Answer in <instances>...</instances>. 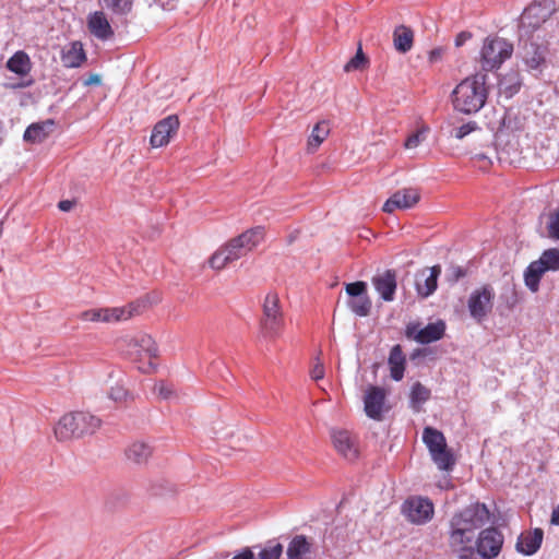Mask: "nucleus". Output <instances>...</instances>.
Masks as SVG:
<instances>
[{
    "label": "nucleus",
    "mask_w": 559,
    "mask_h": 559,
    "mask_svg": "<svg viewBox=\"0 0 559 559\" xmlns=\"http://www.w3.org/2000/svg\"><path fill=\"white\" fill-rule=\"evenodd\" d=\"M490 520V512L485 503H473L455 513L450 521L449 548L457 559H480L473 545L475 532Z\"/></svg>",
    "instance_id": "nucleus-1"
},
{
    "label": "nucleus",
    "mask_w": 559,
    "mask_h": 559,
    "mask_svg": "<svg viewBox=\"0 0 559 559\" xmlns=\"http://www.w3.org/2000/svg\"><path fill=\"white\" fill-rule=\"evenodd\" d=\"M488 75L477 72L462 80L451 94L452 104L455 110L472 115L478 112L488 98Z\"/></svg>",
    "instance_id": "nucleus-2"
},
{
    "label": "nucleus",
    "mask_w": 559,
    "mask_h": 559,
    "mask_svg": "<svg viewBox=\"0 0 559 559\" xmlns=\"http://www.w3.org/2000/svg\"><path fill=\"white\" fill-rule=\"evenodd\" d=\"M102 420L85 412H74L62 416L55 427V436L59 441H68L94 433Z\"/></svg>",
    "instance_id": "nucleus-3"
},
{
    "label": "nucleus",
    "mask_w": 559,
    "mask_h": 559,
    "mask_svg": "<svg viewBox=\"0 0 559 559\" xmlns=\"http://www.w3.org/2000/svg\"><path fill=\"white\" fill-rule=\"evenodd\" d=\"M284 325L285 320L280 297L276 293L271 292L266 294L262 304L261 335L269 340H275L282 334Z\"/></svg>",
    "instance_id": "nucleus-4"
},
{
    "label": "nucleus",
    "mask_w": 559,
    "mask_h": 559,
    "mask_svg": "<svg viewBox=\"0 0 559 559\" xmlns=\"http://www.w3.org/2000/svg\"><path fill=\"white\" fill-rule=\"evenodd\" d=\"M556 11L555 0H535L521 15L519 35L531 37Z\"/></svg>",
    "instance_id": "nucleus-5"
},
{
    "label": "nucleus",
    "mask_w": 559,
    "mask_h": 559,
    "mask_svg": "<svg viewBox=\"0 0 559 559\" xmlns=\"http://www.w3.org/2000/svg\"><path fill=\"white\" fill-rule=\"evenodd\" d=\"M513 45L502 37H487L480 50V67L484 73L499 69L501 64L511 58Z\"/></svg>",
    "instance_id": "nucleus-6"
},
{
    "label": "nucleus",
    "mask_w": 559,
    "mask_h": 559,
    "mask_svg": "<svg viewBox=\"0 0 559 559\" xmlns=\"http://www.w3.org/2000/svg\"><path fill=\"white\" fill-rule=\"evenodd\" d=\"M423 441L427 445L431 460L440 471H451L455 459L448 449L444 435L436 428L426 427L423 431Z\"/></svg>",
    "instance_id": "nucleus-7"
},
{
    "label": "nucleus",
    "mask_w": 559,
    "mask_h": 559,
    "mask_svg": "<svg viewBox=\"0 0 559 559\" xmlns=\"http://www.w3.org/2000/svg\"><path fill=\"white\" fill-rule=\"evenodd\" d=\"M264 238V229L261 226L246 230L241 235L230 239L223 248L231 262L245 257L252 251Z\"/></svg>",
    "instance_id": "nucleus-8"
},
{
    "label": "nucleus",
    "mask_w": 559,
    "mask_h": 559,
    "mask_svg": "<svg viewBox=\"0 0 559 559\" xmlns=\"http://www.w3.org/2000/svg\"><path fill=\"white\" fill-rule=\"evenodd\" d=\"M495 292L490 285H484L475 289L468 297L467 308L471 317L477 322H483L492 311Z\"/></svg>",
    "instance_id": "nucleus-9"
},
{
    "label": "nucleus",
    "mask_w": 559,
    "mask_h": 559,
    "mask_svg": "<svg viewBox=\"0 0 559 559\" xmlns=\"http://www.w3.org/2000/svg\"><path fill=\"white\" fill-rule=\"evenodd\" d=\"M520 55L528 70L540 71L546 62L547 46L538 43L534 35L522 38L519 35Z\"/></svg>",
    "instance_id": "nucleus-10"
},
{
    "label": "nucleus",
    "mask_w": 559,
    "mask_h": 559,
    "mask_svg": "<svg viewBox=\"0 0 559 559\" xmlns=\"http://www.w3.org/2000/svg\"><path fill=\"white\" fill-rule=\"evenodd\" d=\"M503 542L504 537L498 528H485L480 531L475 540V552L480 559H493L500 554Z\"/></svg>",
    "instance_id": "nucleus-11"
},
{
    "label": "nucleus",
    "mask_w": 559,
    "mask_h": 559,
    "mask_svg": "<svg viewBox=\"0 0 559 559\" xmlns=\"http://www.w3.org/2000/svg\"><path fill=\"white\" fill-rule=\"evenodd\" d=\"M134 349L133 354L139 360H147L138 366V369L143 373H151L156 369V364L153 361L158 355V348L155 341L147 334H141L134 337L130 344Z\"/></svg>",
    "instance_id": "nucleus-12"
},
{
    "label": "nucleus",
    "mask_w": 559,
    "mask_h": 559,
    "mask_svg": "<svg viewBox=\"0 0 559 559\" xmlns=\"http://www.w3.org/2000/svg\"><path fill=\"white\" fill-rule=\"evenodd\" d=\"M402 512L409 522L421 525L432 519L435 509L428 498L413 497L403 503Z\"/></svg>",
    "instance_id": "nucleus-13"
},
{
    "label": "nucleus",
    "mask_w": 559,
    "mask_h": 559,
    "mask_svg": "<svg viewBox=\"0 0 559 559\" xmlns=\"http://www.w3.org/2000/svg\"><path fill=\"white\" fill-rule=\"evenodd\" d=\"M444 333L445 323L442 320L429 323L425 328H420V323L418 322H411L405 329V336L419 344L437 342L443 337Z\"/></svg>",
    "instance_id": "nucleus-14"
},
{
    "label": "nucleus",
    "mask_w": 559,
    "mask_h": 559,
    "mask_svg": "<svg viewBox=\"0 0 559 559\" xmlns=\"http://www.w3.org/2000/svg\"><path fill=\"white\" fill-rule=\"evenodd\" d=\"M331 439L337 453L347 461H354L359 455L357 437L345 429H332Z\"/></svg>",
    "instance_id": "nucleus-15"
},
{
    "label": "nucleus",
    "mask_w": 559,
    "mask_h": 559,
    "mask_svg": "<svg viewBox=\"0 0 559 559\" xmlns=\"http://www.w3.org/2000/svg\"><path fill=\"white\" fill-rule=\"evenodd\" d=\"M385 399L386 392L383 388L370 385L364 396L366 415L373 420H382L385 411Z\"/></svg>",
    "instance_id": "nucleus-16"
},
{
    "label": "nucleus",
    "mask_w": 559,
    "mask_h": 559,
    "mask_svg": "<svg viewBox=\"0 0 559 559\" xmlns=\"http://www.w3.org/2000/svg\"><path fill=\"white\" fill-rule=\"evenodd\" d=\"M179 128V119L177 116H168L158 121L151 135V144L153 147H162L169 143L170 138L177 133Z\"/></svg>",
    "instance_id": "nucleus-17"
},
{
    "label": "nucleus",
    "mask_w": 559,
    "mask_h": 559,
    "mask_svg": "<svg viewBox=\"0 0 559 559\" xmlns=\"http://www.w3.org/2000/svg\"><path fill=\"white\" fill-rule=\"evenodd\" d=\"M420 200L419 191L415 188H404L393 193L384 203L382 210L392 213L396 209H411Z\"/></svg>",
    "instance_id": "nucleus-18"
},
{
    "label": "nucleus",
    "mask_w": 559,
    "mask_h": 559,
    "mask_svg": "<svg viewBox=\"0 0 559 559\" xmlns=\"http://www.w3.org/2000/svg\"><path fill=\"white\" fill-rule=\"evenodd\" d=\"M371 283L384 301L394 300L397 287L396 272L394 270H385L382 273L376 274Z\"/></svg>",
    "instance_id": "nucleus-19"
},
{
    "label": "nucleus",
    "mask_w": 559,
    "mask_h": 559,
    "mask_svg": "<svg viewBox=\"0 0 559 559\" xmlns=\"http://www.w3.org/2000/svg\"><path fill=\"white\" fill-rule=\"evenodd\" d=\"M145 308L144 300H135L122 307L106 308L107 323L126 321L140 314Z\"/></svg>",
    "instance_id": "nucleus-20"
},
{
    "label": "nucleus",
    "mask_w": 559,
    "mask_h": 559,
    "mask_svg": "<svg viewBox=\"0 0 559 559\" xmlns=\"http://www.w3.org/2000/svg\"><path fill=\"white\" fill-rule=\"evenodd\" d=\"M543 538L544 531L542 528L524 532L519 536L515 548L525 556H532L540 548Z\"/></svg>",
    "instance_id": "nucleus-21"
},
{
    "label": "nucleus",
    "mask_w": 559,
    "mask_h": 559,
    "mask_svg": "<svg viewBox=\"0 0 559 559\" xmlns=\"http://www.w3.org/2000/svg\"><path fill=\"white\" fill-rule=\"evenodd\" d=\"M87 27L91 34L100 40H107L114 36V31L103 11H96L88 15Z\"/></svg>",
    "instance_id": "nucleus-22"
},
{
    "label": "nucleus",
    "mask_w": 559,
    "mask_h": 559,
    "mask_svg": "<svg viewBox=\"0 0 559 559\" xmlns=\"http://www.w3.org/2000/svg\"><path fill=\"white\" fill-rule=\"evenodd\" d=\"M313 544L305 535H295L289 542L287 559H311Z\"/></svg>",
    "instance_id": "nucleus-23"
},
{
    "label": "nucleus",
    "mask_w": 559,
    "mask_h": 559,
    "mask_svg": "<svg viewBox=\"0 0 559 559\" xmlns=\"http://www.w3.org/2000/svg\"><path fill=\"white\" fill-rule=\"evenodd\" d=\"M440 274L441 266L433 265L430 267L428 275H426V272H423L417 276L416 290L420 297L427 298L435 293L437 289V281Z\"/></svg>",
    "instance_id": "nucleus-24"
},
{
    "label": "nucleus",
    "mask_w": 559,
    "mask_h": 559,
    "mask_svg": "<svg viewBox=\"0 0 559 559\" xmlns=\"http://www.w3.org/2000/svg\"><path fill=\"white\" fill-rule=\"evenodd\" d=\"M53 127L55 121L52 119L32 123L26 128L23 138L26 142L41 143L52 132Z\"/></svg>",
    "instance_id": "nucleus-25"
},
{
    "label": "nucleus",
    "mask_w": 559,
    "mask_h": 559,
    "mask_svg": "<svg viewBox=\"0 0 559 559\" xmlns=\"http://www.w3.org/2000/svg\"><path fill=\"white\" fill-rule=\"evenodd\" d=\"M388 362L390 366L391 378L395 381H401L404 377L406 362L401 345L396 344L392 347Z\"/></svg>",
    "instance_id": "nucleus-26"
},
{
    "label": "nucleus",
    "mask_w": 559,
    "mask_h": 559,
    "mask_svg": "<svg viewBox=\"0 0 559 559\" xmlns=\"http://www.w3.org/2000/svg\"><path fill=\"white\" fill-rule=\"evenodd\" d=\"M413 43L414 32L409 27L405 25L395 27L393 32V45L399 52L406 53L409 51L413 47Z\"/></svg>",
    "instance_id": "nucleus-27"
},
{
    "label": "nucleus",
    "mask_w": 559,
    "mask_h": 559,
    "mask_svg": "<svg viewBox=\"0 0 559 559\" xmlns=\"http://www.w3.org/2000/svg\"><path fill=\"white\" fill-rule=\"evenodd\" d=\"M7 68L11 72L24 76L31 72L32 62L25 51L19 50L8 60Z\"/></svg>",
    "instance_id": "nucleus-28"
},
{
    "label": "nucleus",
    "mask_w": 559,
    "mask_h": 559,
    "mask_svg": "<svg viewBox=\"0 0 559 559\" xmlns=\"http://www.w3.org/2000/svg\"><path fill=\"white\" fill-rule=\"evenodd\" d=\"M522 86L520 73L511 71L504 74L499 81V91L507 98L514 96Z\"/></svg>",
    "instance_id": "nucleus-29"
},
{
    "label": "nucleus",
    "mask_w": 559,
    "mask_h": 559,
    "mask_svg": "<svg viewBox=\"0 0 559 559\" xmlns=\"http://www.w3.org/2000/svg\"><path fill=\"white\" fill-rule=\"evenodd\" d=\"M152 454V448L148 443L135 441L126 450L128 460L136 464L145 463Z\"/></svg>",
    "instance_id": "nucleus-30"
},
{
    "label": "nucleus",
    "mask_w": 559,
    "mask_h": 559,
    "mask_svg": "<svg viewBox=\"0 0 559 559\" xmlns=\"http://www.w3.org/2000/svg\"><path fill=\"white\" fill-rule=\"evenodd\" d=\"M545 272L546 270L539 261H534L527 266L524 281L531 292L536 293L538 290L540 278Z\"/></svg>",
    "instance_id": "nucleus-31"
},
{
    "label": "nucleus",
    "mask_w": 559,
    "mask_h": 559,
    "mask_svg": "<svg viewBox=\"0 0 559 559\" xmlns=\"http://www.w3.org/2000/svg\"><path fill=\"white\" fill-rule=\"evenodd\" d=\"M330 134V124L329 121L322 120L319 121L312 129L311 134L308 139V151L310 153L314 152L321 143L328 138Z\"/></svg>",
    "instance_id": "nucleus-32"
},
{
    "label": "nucleus",
    "mask_w": 559,
    "mask_h": 559,
    "mask_svg": "<svg viewBox=\"0 0 559 559\" xmlns=\"http://www.w3.org/2000/svg\"><path fill=\"white\" fill-rule=\"evenodd\" d=\"M62 63L67 68H76L85 60V52L80 43H73L71 47L62 53Z\"/></svg>",
    "instance_id": "nucleus-33"
},
{
    "label": "nucleus",
    "mask_w": 559,
    "mask_h": 559,
    "mask_svg": "<svg viewBox=\"0 0 559 559\" xmlns=\"http://www.w3.org/2000/svg\"><path fill=\"white\" fill-rule=\"evenodd\" d=\"M431 392L420 382L412 385L409 394V404L415 412H420V406L430 399Z\"/></svg>",
    "instance_id": "nucleus-34"
},
{
    "label": "nucleus",
    "mask_w": 559,
    "mask_h": 559,
    "mask_svg": "<svg viewBox=\"0 0 559 559\" xmlns=\"http://www.w3.org/2000/svg\"><path fill=\"white\" fill-rule=\"evenodd\" d=\"M349 309L358 317H367L371 310V300L366 294L353 297L347 302Z\"/></svg>",
    "instance_id": "nucleus-35"
},
{
    "label": "nucleus",
    "mask_w": 559,
    "mask_h": 559,
    "mask_svg": "<svg viewBox=\"0 0 559 559\" xmlns=\"http://www.w3.org/2000/svg\"><path fill=\"white\" fill-rule=\"evenodd\" d=\"M369 67V59L359 44L356 55L344 66L345 72L362 71Z\"/></svg>",
    "instance_id": "nucleus-36"
},
{
    "label": "nucleus",
    "mask_w": 559,
    "mask_h": 559,
    "mask_svg": "<svg viewBox=\"0 0 559 559\" xmlns=\"http://www.w3.org/2000/svg\"><path fill=\"white\" fill-rule=\"evenodd\" d=\"M104 5L117 15H127L131 12L132 0H102Z\"/></svg>",
    "instance_id": "nucleus-37"
},
{
    "label": "nucleus",
    "mask_w": 559,
    "mask_h": 559,
    "mask_svg": "<svg viewBox=\"0 0 559 559\" xmlns=\"http://www.w3.org/2000/svg\"><path fill=\"white\" fill-rule=\"evenodd\" d=\"M538 261L545 267L546 271H558L559 250L556 248L545 250Z\"/></svg>",
    "instance_id": "nucleus-38"
},
{
    "label": "nucleus",
    "mask_w": 559,
    "mask_h": 559,
    "mask_svg": "<svg viewBox=\"0 0 559 559\" xmlns=\"http://www.w3.org/2000/svg\"><path fill=\"white\" fill-rule=\"evenodd\" d=\"M80 319L90 322H104L107 323L106 308H95L83 311Z\"/></svg>",
    "instance_id": "nucleus-39"
},
{
    "label": "nucleus",
    "mask_w": 559,
    "mask_h": 559,
    "mask_svg": "<svg viewBox=\"0 0 559 559\" xmlns=\"http://www.w3.org/2000/svg\"><path fill=\"white\" fill-rule=\"evenodd\" d=\"M226 251L223 250V248L218 249L216 252L212 254V257L209 260V264L214 270H222L227 264L231 263L228 255L225 253Z\"/></svg>",
    "instance_id": "nucleus-40"
},
{
    "label": "nucleus",
    "mask_w": 559,
    "mask_h": 559,
    "mask_svg": "<svg viewBox=\"0 0 559 559\" xmlns=\"http://www.w3.org/2000/svg\"><path fill=\"white\" fill-rule=\"evenodd\" d=\"M283 554V546L280 543L267 546L259 552V559H280Z\"/></svg>",
    "instance_id": "nucleus-41"
},
{
    "label": "nucleus",
    "mask_w": 559,
    "mask_h": 559,
    "mask_svg": "<svg viewBox=\"0 0 559 559\" xmlns=\"http://www.w3.org/2000/svg\"><path fill=\"white\" fill-rule=\"evenodd\" d=\"M154 392L163 400H170L175 396L174 385L165 381L157 382Z\"/></svg>",
    "instance_id": "nucleus-42"
},
{
    "label": "nucleus",
    "mask_w": 559,
    "mask_h": 559,
    "mask_svg": "<svg viewBox=\"0 0 559 559\" xmlns=\"http://www.w3.org/2000/svg\"><path fill=\"white\" fill-rule=\"evenodd\" d=\"M345 289L350 298L358 297L367 293V284L365 282L358 281L347 284Z\"/></svg>",
    "instance_id": "nucleus-43"
},
{
    "label": "nucleus",
    "mask_w": 559,
    "mask_h": 559,
    "mask_svg": "<svg viewBox=\"0 0 559 559\" xmlns=\"http://www.w3.org/2000/svg\"><path fill=\"white\" fill-rule=\"evenodd\" d=\"M448 281L456 283L466 276V270L460 265H451L447 271Z\"/></svg>",
    "instance_id": "nucleus-44"
},
{
    "label": "nucleus",
    "mask_w": 559,
    "mask_h": 559,
    "mask_svg": "<svg viewBox=\"0 0 559 559\" xmlns=\"http://www.w3.org/2000/svg\"><path fill=\"white\" fill-rule=\"evenodd\" d=\"M477 129V123L475 121H469L467 123L462 124L461 127L454 130V136L459 140H462L471 132Z\"/></svg>",
    "instance_id": "nucleus-45"
},
{
    "label": "nucleus",
    "mask_w": 559,
    "mask_h": 559,
    "mask_svg": "<svg viewBox=\"0 0 559 559\" xmlns=\"http://www.w3.org/2000/svg\"><path fill=\"white\" fill-rule=\"evenodd\" d=\"M127 396V390L122 386H114L110 389L109 397L114 400L115 402H121Z\"/></svg>",
    "instance_id": "nucleus-46"
},
{
    "label": "nucleus",
    "mask_w": 559,
    "mask_h": 559,
    "mask_svg": "<svg viewBox=\"0 0 559 559\" xmlns=\"http://www.w3.org/2000/svg\"><path fill=\"white\" fill-rule=\"evenodd\" d=\"M310 377L316 381L321 380L324 377V366L319 358H317V361L310 371Z\"/></svg>",
    "instance_id": "nucleus-47"
},
{
    "label": "nucleus",
    "mask_w": 559,
    "mask_h": 559,
    "mask_svg": "<svg viewBox=\"0 0 559 559\" xmlns=\"http://www.w3.org/2000/svg\"><path fill=\"white\" fill-rule=\"evenodd\" d=\"M423 141V131H418L412 135H409L405 142V147L414 148L417 147Z\"/></svg>",
    "instance_id": "nucleus-48"
},
{
    "label": "nucleus",
    "mask_w": 559,
    "mask_h": 559,
    "mask_svg": "<svg viewBox=\"0 0 559 559\" xmlns=\"http://www.w3.org/2000/svg\"><path fill=\"white\" fill-rule=\"evenodd\" d=\"M550 237L559 240V209L551 222L549 223Z\"/></svg>",
    "instance_id": "nucleus-49"
},
{
    "label": "nucleus",
    "mask_w": 559,
    "mask_h": 559,
    "mask_svg": "<svg viewBox=\"0 0 559 559\" xmlns=\"http://www.w3.org/2000/svg\"><path fill=\"white\" fill-rule=\"evenodd\" d=\"M506 292L510 293V296L507 297V305L509 308H513L518 304V294L515 290V286L513 284L508 285L506 287Z\"/></svg>",
    "instance_id": "nucleus-50"
},
{
    "label": "nucleus",
    "mask_w": 559,
    "mask_h": 559,
    "mask_svg": "<svg viewBox=\"0 0 559 559\" xmlns=\"http://www.w3.org/2000/svg\"><path fill=\"white\" fill-rule=\"evenodd\" d=\"M471 38H472V34L469 32H461L455 37V46L461 47Z\"/></svg>",
    "instance_id": "nucleus-51"
},
{
    "label": "nucleus",
    "mask_w": 559,
    "mask_h": 559,
    "mask_svg": "<svg viewBox=\"0 0 559 559\" xmlns=\"http://www.w3.org/2000/svg\"><path fill=\"white\" fill-rule=\"evenodd\" d=\"M231 559H255L251 548L246 547L239 554L235 555Z\"/></svg>",
    "instance_id": "nucleus-52"
},
{
    "label": "nucleus",
    "mask_w": 559,
    "mask_h": 559,
    "mask_svg": "<svg viewBox=\"0 0 559 559\" xmlns=\"http://www.w3.org/2000/svg\"><path fill=\"white\" fill-rule=\"evenodd\" d=\"M74 205V202L71 200H62L58 203V207L60 211L69 212Z\"/></svg>",
    "instance_id": "nucleus-53"
},
{
    "label": "nucleus",
    "mask_w": 559,
    "mask_h": 559,
    "mask_svg": "<svg viewBox=\"0 0 559 559\" xmlns=\"http://www.w3.org/2000/svg\"><path fill=\"white\" fill-rule=\"evenodd\" d=\"M443 50L441 48L432 49L429 53V60L436 62L441 59Z\"/></svg>",
    "instance_id": "nucleus-54"
},
{
    "label": "nucleus",
    "mask_w": 559,
    "mask_h": 559,
    "mask_svg": "<svg viewBox=\"0 0 559 559\" xmlns=\"http://www.w3.org/2000/svg\"><path fill=\"white\" fill-rule=\"evenodd\" d=\"M551 523L559 526V504L552 510Z\"/></svg>",
    "instance_id": "nucleus-55"
},
{
    "label": "nucleus",
    "mask_w": 559,
    "mask_h": 559,
    "mask_svg": "<svg viewBox=\"0 0 559 559\" xmlns=\"http://www.w3.org/2000/svg\"><path fill=\"white\" fill-rule=\"evenodd\" d=\"M100 83V79L98 75H92L88 78V80L85 82L86 85H92V84H99Z\"/></svg>",
    "instance_id": "nucleus-56"
},
{
    "label": "nucleus",
    "mask_w": 559,
    "mask_h": 559,
    "mask_svg": "<svg viewBox=\"0 0 559 559\" xmlns=\"http://www.w3.org/2000/svg\"><path fill=\"white\" fill-rule=\"evenodd\" d=\"M426 353V349H415L412 355H411V359L412 360H415L417 357H420V356H424Z\"/></svg>",
    "instance_id": "nucleus-57"
}]
</instances>
